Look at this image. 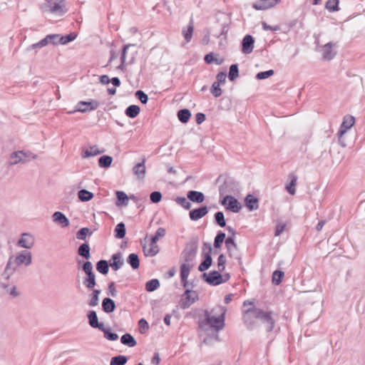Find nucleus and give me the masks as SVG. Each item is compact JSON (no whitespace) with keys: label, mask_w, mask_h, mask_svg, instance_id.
<instances>
[{"label":"nucleus","mask_w":365,"mask_h":365,"mask_svg":"<svg viewBox=\"0 0 365 365\" xmlns=\"http://www.w3.org/2000/svg\"><path fill=\"white\" fill-rule=\"evenodd\" d=\"M128 262L130 264V266L133 268V269H137L139 267V259H138V256L135 254V253H132L130 254L129 256H128Z\"/></svg>","instance_id":"nucleus-41"},{"label":"nucleus","mask_w":365,"mask_h":365,"mask_svg":"<svg viewBox=\"0 0 365 365\" xmlns=\"http://www.w3.org/2000/svg\"><path fill=\"white\" fill-rule=\"evenodd\" d=\"M101 293V291L98 289H94L91 294L90 299L88 302V304L91 307H95L98 304L99 301V294Z\"/></svg>","instance_id":"nucleus-36"},{"label":"nucleus","mask_w":365,"mask_h":365,"mask_svg":"<svg viewBox=\"0 0 365 365\" xmlns=\"http://www.w3.org/2000/svg\"><path fill=\"white\" fill-rule=\"evenodd\" d=\"M48 36H49L51 44H53V45L60 44V41H61L60 34H51Z\"/></svg>","instance_id":"nucleus-63"},{"label":"nucleus","mask_w":365,"mask_h":365,"mask_svg":"<svg viewBox=\"0 0 365 365\" xmlns=\"http://www.w3.org/2000/svg\"><path fill=\"white\" fill-rule=\"evenodd\" d=\"M76 36H77V35L74 33H71L66 36L60 35V38H61L60 44L66 45V43L75 40Z\"/></svg>","instance_id":"nucleus-44"},{"label":"nucleus","mask_w":365,"mask_h":365,"mask_svg":"<svg viewBox=\"0 0 365 365\" xmlns=\"http://www.w3.org/2000/svg\"><path fill=\"white\" fill-rule=\"evenodd\" d=\"M339 0H328L326 2L325 8L330 12L338 11L339 10Z\"/></svg>","instance_id":"nucleus-34"},{"label":"nucleus","mask_w":365,"mask_h":365,"mask_svg":"<svg viewBox=\"0 0 365 365\" xmlns=\"http://www.w3.org/2000/svg\"><path fill=\"white\" fill-rule=\"evenodd\" d=\"M103 331H104L105 337L110 341H115L118 338V334L110 332L108 330L105 329L104 328Z\"/></svg>","instance_id":"nucleus-62"},{"label":"nucleus","mask_w":365,"mask_h":365,"mask_svg":"<svg viewBox=\"0 0 365 365\" xmlns=\"http://www.w3.org/2000/svg\"><path fill=\"white\" fill-rule=\"evenodd\" d=\"M193 30L194 27L192 24H189L186 28L183 29V36L187 42H189L191 40Z\"/></svg>","instance_id":"nucleus-42"},{"label":"nucleus","mask_w":365,"mask_h":365,"mask_svg":"<svg viewBox=\"0 0 365 365\" xmlns=\"http://www.w3.org/2000/svg\"><path fill=\"white\" fill-rule=\"evenodd\" d=\"M285 224L279 223L275 227V236L280 235L285 230Z\"/></svg>","instance_id":"nucleus-64"},{"label":"nucleus","mask_w":365,"mask_h":365,"mask_svg":"<svg viewBox=\"0 0 365 365\" xmlns=\"http://www.w3.org/2000/svg\"><path fill=\"white\" fill-rule=\"evenodd\" d=\"M42 12L55 16H62L66 13L63 0H43L40 4Z\"/></svg>","instance_id":"nucleus-4"},{"label":"nucleus","mask_w":365,"mask_h":365,"mask_svg":"<svg viewBox=\"0 0 365 365\" xmlns=\"http://www.w3.org/2000/svg\"><path fill=\"white\" fill-rule=\"evenodd\" d=\"M245 202L249 211L257 210L259 208V200L252 195H247Z\"/></svg>","instance_id":"nucleus-19"},{"label":"nucleus","mask_w":365,"mask_h":365,"mask_svg":"<svg viewBox=\"0 0 365 365\" xmlns=\"http://www.w3.org/2000/svg\"><path fill=\"white\" fill-rule=\"evenodd\" d=\"M320 52L324 59L331 60L336 55L335 44L329 42L323 45Z\"/></svg>","instance_id":"nucleus-12"},{"label":"nucleus","mask_w":365,"mask_h":365,"mask_svg":"<svg viewBox=\"0 0 365 365\" xmlns=\"http://www.w3.org/2000/svg\"><path fill=\"white\" fill-rule=\"evenodd\" d=\"M160 286V282L158 279H151L146 282L145 289L148 292H153L157 289Z\"/></svg>","instance_id":"nucleus-40"},{"label":"nucleus","mask_w":365,"mask_h":365,"mask_svg":"<svg viewBox=\"0 0 365 365\" xmlns=\"http://www.w3.org/2000/svg\"><path fill=\"white\" fill-rule=\"evenodd\" d=\"M198 299L197 292L187 289L182 295L180 306L182 309H187Z\"/></svg>","instance_id":"nucleus-7"},{"label":"nucleus","mask_w":365,"mask_h":365,"mask_svg":"<svg viewBox=\"0 0 365 365\" xmlns=\"http://www.w3.org/2000/svg\"><path fill=\"white\" fill-rule=\"evenodd\" d=\"M273 74H274L273 70L262 71V72L258 73L256 75V78L257 80H264V79H267V78L271 77L272 76H273Z\"/></svg>","instance_id":"nucleus-50"},{"label":"nucleus","mask_w":365,"mask_h":365,"mask_svg":"<svg viewBox=\"0 0 365 365\" xmlns=\"http://www.w3.org/2000/svg\"><path fill=\"white\" fill-rule=\"evenodd\" d=\"M191 267L192 265L190 264H183L180 268L181 281L185 287L187 286V279L189 276Z\"/></svg>","instance_id":"nucleus-23"},{"label":"nucleus","mask_w":365,"mask_h":365,"mask_svg":"<svg viewBox=\"0 0 365 365\" xmlns=\"http://www.w3.org/2000/svg\"><path fill=\"white\" fill-rule=\"evenodd\" d=\"M355 123V118L351 115H346L342 120L341 124L337 132V138L339 145L344 148L347 145L345 134L350 130Z\"/></svg>","instance_id":"nucleus-5"},{"label":"nucleus","mask_w":365,"mask_h":365,"mask_svg":"<svg viewBox=\"0 0 365 365\" xmlns=\"http://www.w3.org/2000/svg\"><path fill=\"white\" fill-rule=\"evenodd\" d=\"M104 150L103 149H100L97 145H92L88 148H84L82 150L81 157L83 158H88L91 157H94L98 155L103 153Z\"/></svg>","instance_id":"nucleus-16"},{"label":"nucleus","mask_w":365,"mask_h":365,"mask_svg":"<svg viewBox=\"0 0 365 365\" xmlns=\"http://www.w3.org/2000/svg\"><path fill=\"white\" fill-rule=\"evenodd\" d=\"M140 107L136 105L128 106L125 110V115L130 118H135L140 113Z\"/></svg>","instance_id":"nucleus-32"},{"label":"nucleus","mask_w":365,"mask_h":365,"mask_svg":"<svg viewBox=\"0 0 365 365\" xmlns=\"http://www.w3.org/2000/svg\"><path fill=\"white\" fill-rule=\"evenodd\" d=\"M1 287L4 289V293L11 299L16 298L20 295L19 289L15 284H6L3 283Z\"/></svg>","instance_id":"nucleus-15"},{"label":"nucleus","mask_w":365,"mask_h":365,"mask_svg":"<svg viewBox=\"0 0 365 365\" xmlns=\"http://www.w3.org/2000/svg\"><path fill=\"white\" fill-rule=\"evenodd\" d=\"M221 204L228 210L232 212H238L242 206L238 200L232 195H226L221 200Z\"/></svg>","instance_id":"nucleus-8"},{"label":"nucleus","mask_w":365,"mask_h":365,"mask_svg":"<svg viewBox=\"0 0 365 365\" xmlns=\"http://www.w3.org/2000/svg\"><path fill=\"white\" fill-rule=\"evenodd\" d=\"M98 106V102L95 100H90L89 101H80L76 104L75 111L86 113L97 109Z\"/></svg>","instance_id":"nucleus-10"},{"label":"nucleus","mask_w":365,"mask_h":365,"mask_svg":"<svg viewBox=\"0 0 365 365\" xmlns=\"http://www.w3.org/2000/svg\"><path fill=\"white\" fill-rule=\"evenodd\" d=\"M51 217L53 222L61 228H66L70 225L68 218L61 212H55Z\"/></svg>","instance_id":"nucleus-13"},{"label":"nucleus","mask_w":365,"mask_h":365,"mask_svg":"<svg viewBox=\"0 0 365 365\" xmlns=\"http://www.w3.org/2000/svg\"><path fill=\"white\" fill-rule=\"evenodd\" d=\"M296 183L297 181L295 179H293L288 185H286V190L291 195H294L296 192Z\"/></svg>","instance_id":"nucleus-58"},{"label":"nucleus","mask_w":365,"mask_h":365,"mask_svg":"<svg viewBox=\"0 0 365 365\" xmlns=\"http://www.w3.org/2000/svg\"><path fill=\"white\" fill-rule=\"evenodd\" d=\"M215 218L216 222L220 226V227H225L226 225V222L225 220V216L222 212H217L215 215Z\"/></svg>","instance_id":"nucleus-49"},{"label":"nucleus","mask_w":365,"mask_h":365,"mask_svg":"<svg viewBox=\"0 0 365 365\" xmlns=\"http://www.w3.org/2000/svg\"><path fill=\"white\" fill-rule=\"evenodd\" d=\"M144 255L147 257H154L159 252L157 242L150 238L146 237L143 245Z\"/></svg>","instance_id":"nucleus-9"},{"label":"nucleus","mask_w":365,"mask_h":365,"mask_svg":"<svg viewBox=\"0 0 365 365\" xmlns=\"http://www.w3.org/2000/svg\"><path fill=\"white\" fill-rule=\"evenodd\" d=\"M97 270L103 274H106L108 272L109 265L107 261L106 260H100L96 265Z\"/></svg>","instance_id":"nucleus-38"},{"label":"nucleus","mask_w":365,"mask_h":365,"mask_svg":"<svg viewBox=\"0 0 365 365\" xmlns=\"http://www.w3.org/2000/svg\"><path fill=\"white\" fill-rule=\"evenodd\" d=\"M135 96L139 99V101L143 103V104H145L147 102H148V95L145 94L143 91H136L135 93Z\"/></svg>","instance_id":"nucleus-57"},{"label":"nucleus","mask_w":365,"mask_h":365,"mask_svg":"<svg viewBox=\"0 0 365 365\" xmlns=\"http://www.w3.org/2000/svg\"><path fill=\"white\" fill-rule=\"evenodd\" d=\"M26 158V154L22 151H18L12 153L10 157L11 164H17L24 161Z\"/></svg>","instance_id":"nucleus-27"},{"label":"nucleus","mask_w":365,"mask_h":365,"mask_svg":"<svg viewBox=\"0 0 365 365\" xmlns=\"http://www.w3.org/2000/svg\"><path fill=\"white\" fill-rule=\"evenodd\" d=\"M225 239V233H220L218 234L215 239L214 245L216 248H218L221 247V245L222 244L223 241Z\"/></svg>","instance_id":"nucleus-53"},{"label":"nucleus","mask_w":365,"mask_h":365,"mask_svg":"<svg viewBox=\"0 0 365 365\" xmlns=\"http://www.w3.org/2000/svg\"><path fill=\"white\" fill-rule=\"evenodd\" d=\"M187 198L192 202L200 203L203 202L205 197L200 192L191 190L187 192Z\"/></svg>","instance_id":"nucleus-26"},{"label":"nucleus","mask_w":365,"mask_h":365,"mask_svg":"<svg viewBox=\"0 0 365 365\" xmlns=\"http://www.w3.org/2000/svg\"><path fill=\"white\" fill-rule=\"evenodd\" d=\"M88 323L91 327L93 328H98L101 330H103V324H99L98 320L97 314L95 311H91L88 313Z\"/></svg>","instance_id":"nucleus-20"},{"label":"nucleus","mask_w":365,"mask_h":365,"mask_svg":"<svg viewBox=\"0 0 365 365\" xmlns=\"http://www.w3.org/2000/svg\"><path fill=\"white\" fill-rule=\"evenodd\" d=\"M243 320L250 329H261L271 331L274 325L272 312L256 308L254 301L247 300L243 303Z\"/></svg>","instance_id":"nucleus-1"},{"label":"nucleus","mask_w":365,"mask_h":365,"mask_svg":"<svg viewBox=\"0 0 365 365\" xmlns=\"http://www.w3.org/2000/svg\"><path fill=\"white\" fill-rule=\"evenodd\" d=\"M175 201L186 210H189L191 207V204L185 197H177Z\"/></svg>","instance_id":"nucleus-46"},{"label":"nucleus","mask_w":365,"mask_h":365,"mask_svg":"<svg viewBox=\"0 0 365 365\" xmlns=\"http://www.w3.org/2000/svg\"><path fill=\"white\" fill-rule=\"evenodd\" d=\"M191 115L190 112L187 109H182L180 110L178 113V119L182 123H187L188 120L190 119Z\"/></svg>","instance_id":"nucleus-39"},{"label":"nucleus","mask_w":365,"mask_h":365,"mask_svg":"<svg viewBox=\"0 0 365 365\" xmlns=\"http://www.w3.org/2000/svg\"><path fill=\"white\" fill-rule=\"evenodd\" d=\"M225 307L218 305L210 312H206L205 319L201 324V328L206 330L208 327L215 330L222 329L224 327Z\"/></svg>","instance_id":"nucleus-3"},{"label":"nucleus","mask_w":365,"mask_h":365,"mask_svg":"<svg viewBox=\"0 0 365 365\" xmlns=\"http://www.w3.org/2000/svg\"><path fill=\"white\" fill-rule=\"evenodd\" d=\"M127 362V358L125 356L119 355L111 358L110 365H125Z\"/></svg>","instance_id":"nucleus-37"},{"label":"nucleus","mask_w":365,"mask_h":365,"mask_svg":"<svg viewBox=\"0 0 365 365\" xmlns=\"http://www.w3.org/2000/svg\"><path fill=\"white\" fill-rule=\"evenodd\" d=\"M78 197L82 202H88L93 199V194L87 190L83 189L78 191Z\"/></svg>","instance_id":"nucleus-30"},{"label":"nucleus","mask_w":365,"mask_h":365,"mask_svg":"<svg viewBox=\"0 0 365 365\" xmlns=\"http://www.w3.org/2000/svg\"><path fill=\"white\" fill-rule=\"evenodd\" d=\"M211 93L215 97H219L222 94L219 82H214L211 87Z\"/></svg>","instance_id":"nucleus-51"},{"label":"nucleus","mask_w":365,"mask_h":365,"mask_svg":"<svg viewBox=\"0 0 365 365\" xmlns=\"http://www.w3.org/2000/svg\"><path fill=\"white\" fill-rule=\"evenodd\" d=\"M205 61L208 63H210L212 62H215L217 64H221L222 63V59H217L215 57V56L212 53H210V54H207L205 56Z\"/></svg>","instance_id":"nucleus-56"},{"label":"nucleus","mask_w":365,"mask_h":365,"mask_svg":"<svg viewBox=\"0 0 365 365\" xmlns=\"http://www.w3.org/2000/svg\"><path fill=\"white\" fill-rule=\"evenodd\" d=\"M207 213L206 207L193 210L190 212V217L192 220H197L204 217Z\"/></svg>","instance_id":"nucleus-24"},{"label":"nucleus","mask_w":365,"mask_h":365,"mask_svg":"<svg viewBox=\"0 0 365 365\" xmlns=\"http://www.w3.org/2000/svg\"><path fill=\"white\" fill-rule=\"evenodd\" d=\"M83 284L86 288L89 289H93L96 284V275H87L86 277L83 279Z\"/></svg>","instance_id":"nucleus-33"},{"label":"nucleus","mask_w":365,"mask_h":365,"mask_svg":"<svg viewBox=\"0 0 365 365\" xmlns=\"http://www.w3.org/2000/svg\"><path fill=\"white\" fill-rule=\"evenodd\" d=\"M280 0H255L252 7L255 10L262 11L272 8L279 3Z\"/></svg>","instance_id":"nucleus-11"},{"label":"nucleus","mask_w":365,"mask_h":365,"mask_svg":"<svg viewBox=\"0 0 365 365\" xmlns=\"http://www.w3.org/2000/svg\"><path fill=\"white\" fill-rule=\"evenodd\" d=\"M113 160V158L110 155H102L98 159L99 167L101 168H108L111 165Z\"/></svg>","instance_id":"nucleus-29"},{"label":"nucleus","mask_w":365,"mask_h":365,"mask_svg":"<svg viewBox=\"0 0 365 365\" xmlns=\"http://www.w3.org/2000/svg\"><path fill=\"white\" fill-rule=\"evenodd\" d=\"M206 277V281L213 285H217L220 284L225 281H227L229 279V275L226 274L225 276V279L223 278V276L221 275L218 272H210L208 275H205Z\"/></svg>","instance_id":"nucleus-14"},{"label":"nucleus","mask_w":365,"mask_h":365,"mask_svg":"<svg viewBox=\"0 0 365 365\" xmlns=\"http://www.w3.org/2000/svg\"><path fill=\"white\" fill-rule=\"evenodd\" d=\"M115 237L118 239H122L125 235V227L123 222L118 223L115 228Z\"/></svg>","instance_id":"nucleus-35"},{"label":"nucleus","mask_w":365,"mask_h":365,"mask_svg":"<svg viewBox=\"0 0 365 365\" xmlns=\"http://www.w3.org/2000/svg\"><path fill=\"white\" fill-rule=\"evenodd\" d=\"M284 277V272L282 271L276 270L272 274V282L274 284H279Z\"/></svg>","instance_id":"nucleus-47"},{"label":"nucleus","mask_w":365,"mask_h":365,"mask_svg":"<svg viewBox=\"0 0 365 365\" xmlns=\"http://www.w3.org/2000/svg\"><path fill=\"white\" fill-rule=\"evenodd\" d=\"M83 269L86 274V275L94 274V273L93 272V265L91 262H85L83 266Z\"/></svg>","instance_id":"nucleus-60"},{"label":"nucleus","mask_w":365,"mask_h":365,"mask_svg":"<svg viewBox=\"0 0 365 365\" xmlns=\"http://www.w3.org/2000/svg\"><path fill=\"white\" fill-rule=\"evenodd\" d=\"M110 266L115 271L119 269L123 264V260L120 253H116L112 255L110 259Z\"/></svg>","instance_id":"nucleus-21"},{"label":"nucleus","mask_w":365,"mask_h":365,"mask_svg":"<svg viewBox=\"0 0 365 365\" xmlns=\"http://www.w3.org/2000/svg\"><path fill=\"white\" fill-rule=\"evenodd\" d=\"M48 44H51V43H50L49 36L47 35L44 38L41 39L38 43L33 44L32 48H42V47L48 46Z\"/></svg>","instance_id":"nucleus-48"},{"label":"nucleus","mask_w":365,"mask_h":365,"mask_svg":"<svg viewBox=\"0 0 365 365\" xmlns=\"http://www.w3.org/2000/svg\"><path fill=\"white\" fill-rule=\"evenodd\" d=\"M115 205L118 207H126L129 202V197L123 191H116Z\"/></svg>","instance_id":"nucleus-18"},{"label":"nucleus","mask_w":365,"mask_h":365,"mask_svg":"<svg viewBox=\"0 0 365 365\" xmlns=\"http://www.w3.org/2000/svg\"><path fill=\"white\" fill-rule=\"evenodd\" d=\"M150 198L153 203H158L161 200L162 195L160 192L155 191L150 194Z\"/></svg>","instance_id":"nucleus-59"},{"label":"nucleus","mask_w":365,"mask_h":365,"mask_svg":"<svg viewBox=\"0 0 365 365\" xmlns=\"http://www.w3.org/2000/svg\"><path fill=\"white\" fill-rule=\"evenodd\" d=\"M36 244V238L31 232H24L20 235L16 242V245L26 250L32 249Z\"/></svg>","instance_id":"nucleus-6"},{"label":"nucleus","mask_w":365,"mask_h":365,"mask_svg":"<svg viewBox=\"0 0 365 365\" xmlns=\"http://www.w3.org/2000/svg\"><path fill=\"white\" fill-rule=\"evenodd\" d=\"M255 40L250 35H247L242 40V52L246 54L250 53L254 48Z\"/></svg>","instance_id":"nucleus-17"},{"label":"nucleus","mask_w":365,"mask_h":365,"mask_svg":"<svg viewBox=\"0 0 365 365\" xmlns=\"http://www.w3.org/2000/svg\"><path fill=\"white\" fill-rule=\"evenodd\" d=\"M133 170L138 179H143L145 176V160L135 165Z\"/></svg>","instance_id":"nucleus-25"},{"label":"nucleus","mask_w":365,"mask_h":365,"mask_svg":"<svg viewBox=\"0 0 365 365\" xmlns=\"http://www.w3.org/2000/svg\"><path fill=\"white\" fill-rule=\"evenodd\" d=\"M78 254L86 259L90 257V247L87 244H83L78 248Z\"/></svg>","instance_id":"nucleus-43"},{"label":"nucleus","mask_w":365,"mask_h":365,"mask_svg":"<svg viewBox=\"0 0 365 365\" xmlns=\"http://www.w3.org/2000/svg\"><path fill=\"white\" fill-rule=\"evenodd\" d=\"M102 307L103 310L107 313L113 312L115 309V305L114 302L109 299L105 298L102 302Z\"/></svg>","instance_id":"nucleus-28"},{"label":"nucleus","mask_w":365,"mask_h":365,"mask_svg":"<svg viewBox=\"0 0 365 365\" xmlns=\"http://www.w3.org/2000/svg\"><path fill=\"white\" fill-rule=\"evenodd\" d=\"M32 264V254L29 250H21L9 258L3 276L9 279L16 269L19 267H29Z\"/></svg>","instance_id":"nucleus-2"},{"label":"nucleus","mask_w":365,"mask_h":365,"mask_svg":"<svg viewBox=\"0 0 365 365\" xmlns=\"http://www.w3.org/2000/svg\"><path fill=\"white\" fill-rule=\"evenodd\" d=\"M212 264V258L210 255H207L205 260L200 264L199 270L202 272L207 270Z\"/></svg>","instance_id":"nucleus-45"},{"label":"nucleus","mask_w":365,"mask_h":365,"mask_svg":"<svg viewBox=\"0 0 365 365\" xmlns=\"http://www.w3.org/2000/svg\"><path fill=\"white\" fill-rule=\"evenodd\" d=\"M121 343L124 345H126L129 347H133L136 345V341L135 339L129 334H125L122 336L120 339Z\"/></svg>","instance_id":"nucleus-31"},{"label":"nucleus","mask_w":365,"mask_h":365,"mask_svg":"<svg viewBox=\"0 0 365 365\" xmlns=\"http://www.w3.org/2000/svg\"><path fill=\"white\" fill-rule=\"evenodd\" d=\"M218 263H217V267H218V270L220 272H222L225 268V263H226V258L225 257L224 255H220L218 257Z\"/></svg>","instance_id":"nucleus-55"},{"label":"nucleus","mask_w":365,"mask_h":365,"mask_svg":"<svg viewBox=\"0 0 365 365\" xmlns=\"http://www.w3.org/2000/svg\"><path fill=\"white\" fill-rule=\"evenodd\" d=\"M225 246L227 247L229 256L231 257H235L237 255V245L232 237H228L225 240Z\"/></svg>","instance_id":"nucleus-22"},{"label":"nucleus","mask_w":365,"mask_h":365,"mask_svg":"<svg viewBox=\"0 0 365 365\" xmlns=\"http://www.w3.org/2000/svg\"><path fill=\"white\" fill-rule=\"evenodd\" d=\"M165 235V230L164 228L160 227L157 230L155 235L153 237H151L150 239L153 240L158 241L161 237H164Z\"/></svg>","instance_id":"nucleus-54"},{"label":"nucleus","mask_w":365,"mask_h":365,"mask_svg":"<svg viewBox=\"0 0 365 365\" xmlns=\"http://www.w3.org/2000/svg\"><path fill=\"white\" fill-rule=\"evenodd\" d=\"M89 230L86 227L81 229L76 234V237L78 240H84L86 235L88 234Z\"/></svg>","instance_id":"nucleus-61"},{"label":"nucleus","mask_w":365,"mask_h":365,"mask_svg":"<svg viewBox=\"0 0 365 365\" xmlns=\"http://www.w3.org/2000/svg\"><path fill=\"white\" fill-rule=\"evenodd\" d=\"M238 76V68L236 64L230 67L229 78L230 81H234Z\"/></svg>","instance_id":"nucleus-52"}]
</instances>
